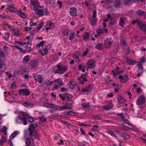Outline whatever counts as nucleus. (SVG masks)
Returning a JSON list of instances; mask_svg holds the SVG:
<instances>
[{
	"mask_svg": "<svg viewBox=\"0 0 146 146\" xmlns=\"http://www.w3.org/2000/svg\"><path fill=\"white\" fill-rule=\"evenodd\" d=\"M34 11L36 12V13L34 14V15H36L37 14L39 16H42L44 15V8L42 6L38 5L36 7L33 9Z\"/></svg>",
	"mask_w": 146,
	"mask_h": 146,
	"instance_id": "nucleus-1",
	"label": "nucleus"
},
{
	"mask_svg": "<svg viewBox=\"0 0 146 146\" xmlns=\"http://www.w3.org/2000/svg\"><path fill=\"white\" fill-rule=\"evenodd\" d=\"M54 83V85L52 88V90H57L59 88L63 86V82L59 79L53 81Z\"/></svg>",
	"mask_w": 146,
	"mask_h": 146,
	"instance_id": "nucleus-2",
	"label": "nucleus"
},
{
	"mask_svg": "<svg viewBox=\"0 0 146 146\" xmlns=\"http://www.w3.org/2000/svg\"><path fill=\"white\" fill-rule=\"evenodd\" d=\"M29 134L30 135V138L32 140H34L35 139H39L38 134L36 131L33 130L30 128L28 129Z\"/></svg>",
	"mask_w": 146,
	"mask_h": 146,
	"instance_id": "nucleus-3",
	"label": "nucleus"
},
{
	"mask_svg": "<svg viewBox=\"0 0 146 146\" xmlns=\"http://www.w3.org/2000/svg\"><path fill=\"white\" fill-rule=\"evenodd\" d=\"M57 66L58 69L55 70V73L62 74L65 73L68 70L67 67L63 65H58Z\"/></svg>",
	"mask_w": 146,
	"mask_h": 146,
	"instance_id": "nucleus-4",
	"label": "nucleus"
},
{
	"mask_svg": "<svg viewBox=\"0 0 146 146\" xmlns=\"http://www.w3.org/2000/svg\"><path fill=\"white\" fill-rule=\"evenodd\" d=\"M112 43V40L110 38H108L105 40L104 46L106 48H109L111 47Z\"/></svg>",
	"mask_w": 146,
	"mask_h": 146,
	"instance_id": "nucleus-5",
	"label": "nucleus"
},
{
	"mask_svg": "<svg viewBox=\"0 0 146 146\" xmlns=\"http://www.w3.org/2000/svg\"><path fill=\"white\" fill-rule=\"evenodd\" d=\"M19 92L21 95L25 96H29L31 94V92L27 89H20Z\"/></svg>",
	"mask_w": 146,
	"mask_h": 146,
	"instance_id": "nucleus-6",
	"label": "nucleus"
},
{
	"mask_svg": "<svg viewBox=\"0 0 146 146\" xmlns=\"http://www.w3.org/2000/svg\"><path fill=\"white\" fill-rule=\"evenodd\" d=\"M137 27L144 32L146 31V24L143 23L141 21H138Z\"/></svg>",
	"mask_w": 146,
	"mask_h": 146,
	"instance_id": "nucleus-7",
	"label": "nucleus"
},
{
	"mask_svg": "<svg viewBox=\"0 0 146 146\" xmlns=\"http://www.w3.org/2000/svg\"><path fill=\"white\" fill-rule=\"evenodd\" d=\"M87 67L90 69H93L95 66V61L93 60H90L87 63Z\"/></svg>",
	"mask_w": 146,
	"mask_h": 146,
	"instance_id": "nucleus-8",
	"label": "nucleus"
},
{
	"mask_svg": "<svg viewBox=\"0 0 146 146\" xmlns=\"http://www.w3.org/2000/svg\"><path fill=\"white\" fill-rule=\"evenodd\" d=\"M6 68L5 60L4 59L2 60L0 59V69H2L4 68L1 71L2 73L5 72Z\"/></svg>",
	"mask_w": 146,
	"mask_h": 146,
	"instance_id": "nucleus-9",
	"label": "nucleus"
},
{
	"mask_svg": "<svg viewBox=\"0 0 146 146\" xmlns=\"http://www.w3.org/2000/svg\"><path fill=\"white\" fill-rule=\"evenodd\" d=\"M145 102V98L142 95H141L139 98L136 102L137 104L138 105H142Z\"/></svg>",
	"mask_w": 146,
	"mask_h": 146,
	"instance_id": "nucleus-10",
	"label": "nucleus"
},
{
	"mask_svg": "<svg viewBox=\"0 0 146 146\" xmlns=\"http://www.w3.org/2000/svg\"><path fill=\"white\" fill-rule=\"evenodd\" d=\"M30 5L31 8L33 9L39 5V3L38 0H31Z\"/></svg>",
	"mask_w": 146,
	"mask_h": 146,
	"instance_id": "nucleus-11",
	"label": "nucleus"
},
{
	"mask_svg": "<svg viewBox=\"0 0 146 146\" xmlns=\"http://www.w3.org/2000/svg\"><path fill=\"white\" fill-rule=\"evenodd\" d=\"M119 78L120 80V81L123 83L125 82L128 79V76L126 75H123L119 76Z\"/></svg>",
	"mask_w": 146,
	"mask_h": 146,
	"instance_id": "nucleus-12",
	"label": "nucleus"
},
{
	"mask_svg": "<svg viewBox=\"0 0 146 146\" xmlns=\"http://www.w3.org/2000/svg\"><path fill=\"white\" fill-rule=\"evenodd\" d=\"M77 9L74 7H72L70 9V14L72 16H76Z\"/></svg>",
	"mask_w": 146,
	"mask_h": 146,
	"instance_id": "nucleus-13",
	"label": "nucleus"
},
{
	"mask_svg": "<svg viewBox=\"0 0 146 146\" xmlns=\"http://www.w3.org/2000/svg\"><path fill=\"white\" fill-rule=\"evenodd\" d=\"M38 61L35 60H33L30 61L29 66L31 68H36L37 66Z\"/></svg>",
	"mask_w": 146,
	"mask_h": 146,
	"instance_id": "nucleus-14",
	"label": "nucleus"
},
{
	"mask_svg": "<svg viewBox=\"0 0 146 146\" xmlns=\"http://www.w3.org/2000/svg\"><path fill=\"white\" fill-rule=\"evenodd\" d=\"M86 74H84L82 75L81 76L78 78L82 84L84 83V82H87L88 80L86 78Z\"/></svg>",
	"mask_w": 146,
	"mask_h": 146,
	"instance_id": "nucleus-15",
	"label": "nucleus"
},
{
	"mask_svg": "<svg viewBox=\"0 0 146 146\" xmlns=\"http://www.w3.org/2000/svg\"><path fill=\"white\" fill-rule=\"evenodd\" d=\"M33 78L36 81H37L40 83H42V81L43 79L42 76L40 75H37L34 76H33Z\"/></svg>",
	"mask_w": 146,
	"mask_h": 146,
	"instance_id": "nucleus-16",
	"label": "nucleus"
},
{
	"mask_svg": "<svg viewBox=\"0 0 146 146\" xmlns=\"http://www.w3.org/2000/svg\"><path fill=\"white\" fill-rule=\"evenodd\" d=\"M122 1L121 0H115L113 3V6L116 8L119 7L121 6Z\"/></svg>",
	"mask_w": 146,
	"mask_h": 146,
	"instance_id": "nucleus-17",
	"label": "nucleus"
},
{
	"mask_svg": "<svg viewBox=\"0 0 146 146\" xmlns=\"http://www.w3.org/2000/svg\"><path fill=\"white\" fill-rule=\"evenodd\" d=\"M126 19V18L125 17H120L119 20V25L123 27L125 24V21Z\"/></svg>",
	"mask_w": 146,
	"mask_h": 146,
	"instance_id": "nucleus-18",
	"label": "nucleus"
},
{
	"mask_svg": "<svg viewBox=\"0 0 146 146\" xmlns=\"http://www.w3.org/2000/svg\"><path fill=\"white\" fill-rule=\"evenodd\" d=\"M93 86L92 85H90L86 87L85 89H83L82 90L83 92H90L92 90Z\"/></svg>",
	"mask_w": 146,
	"mask_h": 146,
	"instance_id": "nucleus-19",
	"label": "nucleus"
},
{
	"mask_svg": "<svg viewBox=\"0 0 146 146\" xmlns=\"http://www.w3.org/2000/svg\"><path fill=\"white\" fill-rule=\"evenodd\" d=\"M114 106L113 104L110 103L109 105H105L103 106V108L106 110H108L111 109Z\"/></svg>",
	"mask_w": 146,
	"mask_h": 146,
	"instance_id": "nucleus-20",
	"label": "nucleus"
},
{
	"mask_svg": "<svg viewBox=\"0 0 146 146\" xmlns=\"http://www.w3.org/2000/svg\"><path fill=\"white\" fill-rule=\"evenodd\" d=\"M136 12L138 15L140 16H143L145 18L146 17V14L144 11L141 10H139Z\"/></svg>",
	"mask_w": 146,
	"mask_h": 146,
	"instance_id": "nucleus-21",
	"label": "nucleus"
},
{
	"mask_svg": "<svg viewBox=\"0 0 146 146\" xmlns=\"http://www.w3.org/2000/svg\"><path fill=\"white\" fill-rule=\"evenodd\" d=\"M64 96L65 97V100L68 101H70L73 97L72 95L67 93H65Z\"/></svg>",
	"mask_w": 146,
	"mask_h": 146,
	"instance_id": "nucleus-22",
	"label": "nucleus"
},
{
	"mask_svg": "<svg viewBox=\"0 0 146 146\" xmlns=\"http://www.w3.org/2000/svg\"><path fill=\"white\" fill-rule=\"evenodd\" d=\"M97 33L98 36H101L104 33V30L101 28H98L97 29Z\"/></svg>",
	"mask_w": 146,
	"mask_h": 146,
	"instance_id": "nucleus-23",
	"label": "nucleus"
},
{
	"mask_svg": "<svg viewBox=\"0 0 146 146\" xmlns=\"http://www.w3.org/2000/svg\"><path fill=\"white\" fill-rule=\"evenodd\" d=\"M80 54L79 53L75 54L74 56V58L75 61L77 62H79L80 61L79 58Z\"/></svg>",
	"mask_w": 146,
	"mask_h": 146,
	"instance_id": "nucleus-24",
	"label": "nucleus"
},
{
	"mask_svg": "<svg viewBox=\"0 0 146 146\" xmlns=\"http://www.w3.org/2000/svg\"><path fill=\"white\" fill-rule=\"evenodd\" d=\"M121 136L127 140H129L130 139V137L129 135L123 133H121Z\"/></svg>",
	"mask_w": 146,
	"mask_h": 146,
	"instance_id": "nucleus-25",
	"label": "nucleus"
},
{
	"mask_svg": "<svg viewBox=\"0 0 146 146\" xmlns=\"http://www.w3.org/2000/svg\"><path fill=\"white\" fill-rule=\"evenodd\" d=\"M68 32H69L70 34L69 38V39L70 40H72L73 39L74 33L73 31H69Z\"/></svg>",
	"mask_w": 146,
	"mask_h": 146,
	"instance_id": "nucleus-26",
	"label": "nucleus"
},
{
	"mask_svg": "<svg viewBox=\"0 0 146 146\" xmlns=\"http://www.w3.org/2000/svg\"><path fill=\"white\" fill-rule=\"evenodd\" d=\"M30 57L29 55H26L24 57L23 62L24 64H26L28 61Z\"/></svg>",
	"mask_w": 146,
	"mask_h": 146,
	"instance_id": "nucleus-27",
	"label": "nucleus"
},
{
	"mask_svg": "<svg viewBox=\"0 0 146 146\" xmlns=\"http://www.w3.org/2000/svg\"><path fill=\"white\" fill-rule=\"evenodd\" d=\"M53 82V81H50L48 79L45 80L44 81V84L47 86L51 85Z\"/></svg>",
	"mask_w": 146,
	"mask_h": 146,
	"instance_id": "nucleus-28",
	"label": "nucleus"
},
{
	"mask_svg": "<svg viewBox=\"0 0 146 146\" xmlns=\"http://www.w3.org/2000/svg\"><path fill=\"white\" fill-rule=\"evenodd\" d=\"M132 2V0H124V4L127 6L130 5Z\"/></svg>",
	"mask_w": 146,
	"mask_h": 146,
	"instance_id": "nucleus-29",
	"label": "nucleus"
},
{
	"mask_svg": "<svg viewBox=\"0 0 146 146\" xmlns=\"http://www.w3.org/2000/svg\"><path fill=\"white\" fill-rule=\"evenodd\" d=\"M49 25L50 26L48 27H47L46 28V30L47 31L49 29H52V28H54L55 26L54 23L52 22H50L49 23Z\"/></svg>",
	"mask_w": 146,
	"mask_h": 146,
	"instance_id": "nucleus-30",
	"label": "nucleus"
},
{
	"mask_svg": "<svg viewBox=\"0 0 146 146\" xmlns=\"http://www.w3.org/2000/svg\"><path fill=\"white\" fill-rule=\"evenodd\" d=\"M25 143L27 146H29L31 144V140L30 138L27 137L25 140Z\"/></svg>",
	"mask_w": 146,
	"mask_h": 146,
	"instance_id": "nucleus-31",
	"label": "nucleus"
},
{
	"mask_svg": "<svg viewBox=\"0 0 146 146\" xmlns=\"http://www.w3.org/2000/svg\"><path fill=\"white\" fill-rule=\"evenodd\" d=\"M19 133L18 131H15L12 133L10 136V138L11 139H13Z\"/></svg>",
	"mask_w": 146,
	"mask_h": 146,
	"instance_id": "nucleus-32",
	"label": "nucleus"
},
{
	"mask_svg": "<svg viewBox=\"0 0 146 146\" xmlns=\"http://www.w3.org/2000/svg\"><path fill=\"white\" fill-rule=\"evenodd\" d=\"M102 43H99L96 46L95 48L99 50H101L102 49Z\"/></svg>",
	"mask_w": 146,
	"mask_h": 146,
	"instance_id": "nucleus-33",
	"label": "nucleus"
},
{
	"mask_svg": "<svg viewBox=\"0 0 146 146\" xmlns=\"http://www.w3.org/2000/svg\"><path fill=\"white\" fill-rule=\"evenodd\" d=\"M22 121L23 122L24 125H26L27 124V118L24 117H21V121Z\"/></svg>",
	"mask_w": 146,
	"mask_h": 146,
	"instance_id": "nucleus-34",
	"label": "nucleus"
},
{
	"mask_svg": "<svg viewBox=\"0 0 146 146\" xmlns=\"http://www.w3.org/2000/svg\"><path fill=\"white\" fill-rule=\"evenodd\" d=\"M38 126V124L37 123H35L34 124L31 123L30 125V127L29 128L34 129L37 127Z\"/></svg>",
	"mask_w": 146,
	"mask_h": 146,
	"instance_id": "nucleus-35",
	"label": "nucleus"
},
{
	"mask_svg": "<svg viewBox=\"0 0 146 146\" xmlns=\"http://www.w3.org/2000/svg\"><path fill=\"white\" fill-rule=\"evenodd\" d=\"M89 34L88 33H85L83 35V39L86 41L89 39Z\"/></svg>",
	"mask_w": 146,
	"mask_h": 146,
	"instance_id": "nucleus-36",
	"label": "nucleus"
},
{
	"mask_svg": "<svg viewBox=\"0 0 146 146\" xmlns=\"http://www.w3.org/2000/svg\"><path fill=\"white\" fill-rule=\"evenodd\" d=\"M126 61L130 65H133L134 63L133 60L131 59L127 58Z\"/></svg>",
	"mask_w": 146,
	"mask_h": 146,
	"instance_id": "nucleus-37",
	"label": "nucleus"
},
{
	"mask_svg": "<svg viewBox=\"0 0 146 146\" xmlns=\"http://www.w3.org/2000/svg\"><path fill=\"white\" fill-rule=\"evenodd\" d=\"M75 82L74 81H71L69 84V86L70 88L73 89L75 87Z\"/></svg>",
	"mask_w": 146,
	"mask_h": 146,
	"instance_id": "nucleus-38",
	"label": "nucleus"
},
{
	"mask_svg": "<svg viewBox=\"0 0 146 146\" xmlns=\"http://www.w3.org/2000/svg\"><path fill=\"white\" fill-rule=\"evenodd\" d=\"M23 105L26 107H31L33 106V104L29 102H25Z\"/></svg>",
	"mask_w": 146,
	"mask_h": 146,
	"instance_id": "nucleus-39",
	"label": "nucleus"
},
{
	"mask_svg": "<svg viewBox=\"0 0 146 146\" xmlns=\"http://www.w3.org/2000/svg\"><path fill=\"white\" fill-rule=\"evenodd\" d=\"M97 22V21L96 18H93L91 20L90 23L92 25H94L96 24Z\"/></svg>",
	"mask_w": 146,
	"mask_h": 146,
	"instance_id": "nucleus-40",
	"label": "nucleus"
},
{
	"mask_svg": "<svg viewBox=\"0 0 146 146\" xmlns=\"http://www.w3.org/2000/svg\"><path fill=\"white\" fill-rule=\"evenodd\" d=\"M18 14L19 15L22 17L24 18H25L26 17V15L25 13L22 12L21 11H18Z\"/></svg>",
	"mask_w": 146,
	"mask_h": 146,
	"instance_id": "nucleus-41",
	"label": "nucleus"
},
{
	"mask_svg": "<svg viewBox=\"0 0 146 146\" xmlns=\"http://www.w3.org/2000/svg\"><path fill=\"white\" fill-rule=\"evenodd\" d=\"M118 102L119 103L121 104L124 102V99L121 97L117 98Z\"/></svg>",
	"mask_w": 146,
	"mask_h": 146,
	"instance_id": "nucleus-42",
	"label": "nucleus"
},
{
	"mask_svg": "<svg viewBox=\"0 0 146 146\" xmlns=\"http://www.w3.org/2000/svg\"><path fill=\"white\" fill-rule=\"evenodd\" d=\"M7 128L5 126H4L2 129V132L4 134L6 135L7 134Z\"/></svg>",
	"mask_w": 146,
	"mask_h": 146,
	"instance_id": "nucleus-43",
	"label": "nucleus"
},
{
	"mask_svg": "<svg viewBox=\"0 0 146 146\" xmlns=\"http://www.w3.org/2000/svg\"><path fill=\"white\" fill-rule=\"evenodd\" d=\"M44 42L45 41H42L41 42L36 46V48H39L40 46H43Z\"/></svg>",
	"mask_w": 146,
	"mask_h": 146,
	"instance_id": "nucleus-44",
	"label": "nucleus"
},
{
	"mask_svg": "<svg viewBox=\"0 0 146 146\" xmlns=\"http://www.w3.org/2000/svg\"><path fill=\"white\" fill-rule=\"evenodd\" d=\"M65 114L67 115H73L74 114V113L71 111H66L65 112Z\"/></svg>",
	"mask_w": 146,
	"mask_h": 146,
	"instance_id": "nucleus-45",
	"label": "nucleus"
},
{
	"mask_svg": "<svg viewBox=\"0 0 146 146\" xmlns=\"http://www.w3.org/2000/svg\"><path fill=\"white\" fill-rule=\"evenodd\" d=\"M66 104L67 109H71L72 108V105L70 103H66Z\"/></svg>",
	"mask_w": 146,
	"mask_h": 146,
	"instance_id": "nucleus-46",
	"label": "nucleus"
},
{
	"mask_svg": "<svg viewBox=\"0 0 146 146\" xmlns=\"http://www.w3.org/2000/svg\"><path fill=\"white\" fill-rule=\"evenodd\" d=\"M125 37L124 36V33H122L121 34V35L120 36V41L123 40H124Z\"/></svg>",
	"mask_w": 146,
	"mask_h": 146,
	"instance_id": "nucleus-47",
	"label": "nucleus"
},
{
	"mask_svg": "<svg viewBox=\"0 0 146 146\" xmlns=\"http://www.w3.org/2000/svg\"><path fill=\"white\" fill-rule=\"evenodd\" d=\"M116 73H117V74H116V77L117 76H118L119 75H120V74H121L122 73H123V72H124V71L123 70H121V71L118 70V71H116Z\"/></svg>",
	"mask_w": 146,
	"mask_h": 146,
	"instance_id": "nucleus-48",
	"label": "nucleus"
},
{
	"mask_svg": "<svg viewBox=\"0 0 146 146\" xmlns=\"http://www.w3.org/2000/svg\"><path fill=\"white\" fill-rule=\"evenodd\" d=\"M21 116H18L15 119V121L16 123H19L20 121H21Z\"/></svg>",
	"mask_w": 146,
	"mask_h": 146,
	"instance_id": "nucleus-49",
	"label": "nucleus"
},
{
	"mask_svg": "<svg viewBox=\"0 0 146 146\" xmlns=\"http://www.w3.org/2000/svg\"><path fill=\"white\" fill-rule=\"evenodd\" d=\"M53 105L49 103H47L45 104V106L46 107L51 108H53Z\"/></svg>",
	"mask_w": 146,
	"mask_h": 146,
	"instance_id": "nucleus-50",
	"label": "nucleus"
},
{
	"mask_svg": "<svg viewBox=\"0 0 146 146\" xmlns=\"http://www.w3.org/2000/svg\"><path fill=\"white\" fill-rule=\"evenodd\" d=\"M140 20L139 19H137L136 20H133L132 21V24L133 25H135L136 23H137V26H138V21H140Z\"/></svg>",
	"mask_w": 146,
	"mask_h": 146,
	"instance_id": "nucleus-51",
	"label": "nucleus"
},
{
	"mask_svg": "<svg viewBox=\"0 0 146 146\" xmlns=\"http://www.w3.org/2000/svg\"><path fill=\"white\" fill-rule=\"evenodd\" d=\"M122 124L125 127H127L129 128H130V126H131L128 123H126V122H124L122 123Z\"/></svg>",
	"mask_w": 146,
	"mask_h": 146,
	"instance_id": "nucleus-52",
	"label": "nucleus"
},
{
	"mask_svg": "<svg viewBox=\"0 0 146 146\" xmlns=\"http://www.w3.org/2000/svg\"><path fill=\"white\" fill-rule=\"evenodd\" d=\"M116 23V20L113 19H111L110 20V23L111 24V25H113L114 24H115Z\"/></svg>",
	"mask_w": 146,
	"mask_h": 146,
	"instance_id": "nucleus-53",
	"label": "nucleus"
},
{
	"mask_svg": "<svg viewBox=\"0 0 146 146\" xmlns=\"http://www.w3.org/2000/svg\"><path fill=\"white\" fill-rule=\"evenodd\" d=\"M42 52V54L43 56H44L45 54H46L48 52V50L47 49L45 48L44 50V53L42 52V51H41Z\"/></svg>",
	"mask_w": 146,
	"mask_h": 146,
	"instance_id": "nucleus-54",
	"label": "nucleus"
},
{
	"mask_svg": "<svg viewBox=\"0 0 146 146\" xmlns=\"http://www.w3.org/2000/svg\"><path fill=\"white\" fill-rule=\"evenodd\" d=\"M60 123L64 125H66L67 126L70 125V124L68 123V122H66L65 121L61 120L60 121Z\"/></svg>",
	"mask_w": 146,
	"mask_h": 146,
	"instance_id": "nucleus-55",
	"label": "nucleus"
},
{
	"mask_svg": "<svg viewBox=\"0 0 146 146\" xmlns=\"http://www.w3.org/2000/svg\"><path fill=\"white\" fill-rule=\"evenodd\" d=\"M5 55V53L4 51L0 49V56L3 57Z\"/></svg>",
	"mask_w": 146,
	"mask_h": 146,
	"instance_id": "nucleus-56",
	"label": "nucleus"
},
{
	"mask_svg": "<svg viewBox=\"0 0 146 146\" xmlns=\"http://www.w3.org/2000/svg\"><path fill=\"white\" fill-rule=\"evenodd\" d=\"M121 45L125 47H126L127 46V42H125L124 40H123L121 41Z\"/></svg>",
	"mask_w": 146,
	"mask_h": 146,
	"instance_id": "nucleus-57",
	"label": "nucleus"
},
{
	"mask_svg": "<svg viewBox=\"0 0 146 146\" xmlns=\"http://www.w3.org/2000/svg\"><path fill=\"white\" fill-rule=\"evenodd\" d=\"M39 119H40V120L42 122H45L46 121V119L45 118L42 116L40 117H39Z\"/></svg>",
	"mask_w": 146,
	"mask_h": 146,
	"instance_id": "nucleus-58",
	"label": "nucleus"
},
{
	"mask_svg": "<svg viewBox=\"0 0 146 146\" xmlns=\"http://www.w3.org/2000/svg\"><path fill=\"white\" fill-rule=\"evenodd\" d=\"M117 115L118 116L121 117V118L123 119L125 117V116L123 115V114L122 113H118L117 114Z\"/></svg>",
	"mask_w": 146,
	"mask_h": 146,
	"instance_id": "nucleus-59",
	"label": "nucleus"
},
{
	"mask_svg": "<svg viewBox=\"0 0 146 146\" xmlns=\"http://www.w3.org/2000/svg\"><path fill=\"white\" fill-rule=\"evenodd\" d=\"M40 25L37 27V30L38 31L40 30V29L43 26V23H40Z\"/></svg>",
	"mask_w": 146,
	"mask_h": 146,
	"instance_id": "nucleus-60",
	"label": "nucleus"
},
{
	"mask_svg": "<svg viewBox=\"0 0 146 146\" xmlns=\"http://www.w3.org/2000/svg\"><path fill=\"white\" fill-rule=\"evenodd\" d=\"M108 133L110 134L112 136L115 137V133L112 131H108Z\"/></svg>",
	"mask_w": 146,
	"mask_h": 146,
	"instance_id": "nucleus-61",
	"label": "nucleus"
},
{
	"mask_svg": "<svg viewBox=\"0 0 146 146\" xmlns=\"http://www.w3.org/2000/svg\"><path fill=\"white\" fill-rule=\"evenodd\" d=\"M1 141H3L4 143L6 141V137L5 136H2L1 139H0Z\"/></svg>",
	"mask_w": 146,
	"mask_h": 146,
	"instance_id": "nucleus-62",
	"label": "nucleus"
},
{
	"mask_svg": "<svg viewBox=\"0 0 146 146\" xmlns=\"http://www.w3.org/2000/svg\"><path fill=\"white\" fill-rule=\"evenodd\" d=\"M96 13L97 12L96 10H94L93 11V14L92 16L94 18H95L96 16Z\"/></svg>",
	"mask_w": 146,
	"mask_h": 146,
	"instance_id": "nucleus-63",
	"label": "nucleus"
},
{
	"mask_svg": "<svg viewBox=\"0 0 146 146\" xmlns=\"http://www.w3.org/2000/svg\"><path fill=\"white\" fill-rule=\"evenodd\" d=\"M82 106H83L84 108H85L87 107H88V106L89 105V103H83L82 104Z\"/></svg>",
	"mask_w": 146,
	"mask_h": 146,
	"instance_id": "nucleus-64",
	"label": "nucleus"
}]
</instances>
